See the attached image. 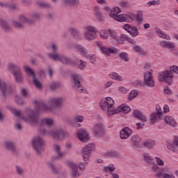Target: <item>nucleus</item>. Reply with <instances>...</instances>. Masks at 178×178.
Instances as JSON below:
<instances>
[{"label":"nucleus","instance_id":"f257e3e1","mask_svg":"<svg viewBox=\"0 0 178 178\" xmlns=\"http://www.w3.org/2000/svg\"><path fill=\"white\" fill-rule=\"evenodd\" d=\"M115 101L111 97H106L104 102L100 103V108L102 111H106L108 116H113L118 113H129L131 108L129 106L122 104L116 108L113 107Z\"/></svg>","mask_w":178,"mask_h":178},{"label":"nucleus","instance_id":"f03ea898","mask_svg":"<svg viewBox=\"0 0 178 178\" xmlns=\"http://www.w3.org/2000/svg\"><path fill=\"white\" fill-rule=\"evenodd\" d=\"M42 136H51L54 140H63L69 134L65 132L63 129L58 128L53 131L46 130L45 129H40Z\"/></svg>","mask_w":178,"mask_h":178},{"label":"nucleus","instance_id":"7ed1b4c3","mask_svg":"<svg viewBox=\"0 0 178 178\" xmlns=\"http://www.w3.org/2000/svg\"><path fill=\"white\" fill-rule=\"evenodd\" d=\"M25 115L26 117H22V120L29 124H38L40 122V115L38 113L35 112L30 108H26L25 110Z\"/></svg>","mask_w":178,"mask_h":178},{"label":"nucleus","instance_id":"20e7f679","mask_svg":"<svg viewBox=\"0 0 178 178\" xmlns=\"http://www.w3.org/2000/svg\"><path fill=\"white\" fill-rule=\"evenodd\" d=\"M1 97L5 99L8 95H12L16 92V88L12 84H8L0 79Z\"/></svg>","mask_w":178,"mask_h":178},{"label":"nucleus","instance_id":"39448f33","mask_svg":"<svg viewBox=\"0 0 178 178\" xmlns=\"http://www.w3.org/2000/svg\"><path fill=\"white\" fill-rule=\"evenodd\" d=\"M8 67L13 74L16 83H18L19 84L23 83V73L22 72L20 66L13 63H9L8 64Z\"/></svg>","mask_w":178,"mask_h":178},{"label":"nucleus","instance_id":"423d86ee","mask_svg":"<svg viewBox=\"0 0 178 178\" xmlns=\"http://www.w3.org/2000/svg\"><path fill=\"white\" fill-rule=\"evenodd\" d=\"M32 147L35 151L37 155L40 156L44 152V147L45 146V140L40 136H35L32 139Z\"/></svg>","mask_w":178,"mask_h":178},{"label":"nucleus","instance_id":"0eeeda50","mask_svg":"<svg viewBox=\"0 0 178 178\" xmlns=\"http://www.w3.org/2000/svg\"><path fill=\"white\" fill-rule=\"evenodd\" d=\"M173 77H175V74H173V72H171L170 70L161 72L159 74V81L161 83H163V81H165L169 86H172L173 83V81H172V79H173Z\"/></svg>","mask_w":178,"mask_h":178},{"label":"nucleus","instance_id":"6e6552de","mask_svg":"<svg viewBox=\"0 0 178 178\" xmlns=\"http://www.w3.org/2000/svg\"><path fill=\"white\" fill-rule=\"evenodd\" d=\"M85 30L84 35L88 41H94V40L97 38V33H98V31L95 26L89 25L86 26Z\"/></svg>","mask_w":178,"mask_h":178},{"label":"nucleus","instance_id":"1a4fd4ad","mask_svg":"<svg viewBox=\"0 0 178 178\" xmlns=\"http://www.w3.org/2000/svg\"><path fill=\"white\" fill-rule=\"evenodd\" d=\"M95 149V144L90 143L86 145L81 152V155L83 158V161L85 163H87L88 159L90 158V155H91V152Z\"/></svg>","mask_w":178,"mask_h":178},{"label":"nucleus","instance_id":"9d476101","mask_svg":"<svg viewBox=\"0 0 178 178\" xmlns=\"http://www.w3.org/2000/svg\"><path fill=\"white\" fill-rule=\"evenodd\" d=\"M113 19L116 22H126L127 23H133L136 19V15H113Z\"/></svg>","mask_w":178,"mask_h":178},{"label":"nucleus","instance_id":"9b49d317","mask_svg":"<svg viewBox=\"0 0 178 178\" xmlns=\"http://www.w3.org/2000/svg\"><path fill=\"white\" fill-rule=\"evenodd\" d=\"M24 69L26 73L29 74V76H32L33 77V86L38 89V90H41L42 88V84L41 82L35 77V74L33 72V70L31 68L27 67L26 65H24Z\"/></svg>","mask_w":178,"mask_h":178},{"label":"nucleus","instance_id":"f8f14e48","mask_svg":"<svg viewBox=\"0 0 178 178\" xmlns=\"http://www.w3.org/2000/svg\"><path fill=\"white\" fill-rule=\"evenodd\" d=\"M71 77L75 88H77V90L79 92H81V91L82 92H84L86 91V88L81 86V83L80 82V80H81V76L78 75L77 74H72Z\"/></svg>","mask_w":178,"mask_h":178},{"label":"nucleus","instance_id":"ddd939ff","mask_svg":"<svg viewBox=\"0 0 178 178\" xmlns=\"http://www.w3.org/2000/svg\"><path fill=\"white\" fill-rule=\"evenodd\" d=\"M134 118H136V119L141 120V122H143L144 123H145V122H147V116H145V115L143 114V113H141L138 110H136L134 112ZM144 123H141V122L136 123V126H137V127H136L137 130H138L140 129H143V127H144V126H145V124H144Z\"/></svg>","mask_w":178,"mask_h":178},{"label":"nucleus","instance_id":"4468645a","mask_svg":"<svg viewBox=\"0 0 178 178\" xmlns=\"http://www.w3.org/2000/svg\"><path fill=\"white\" fill-rule=\"evenodd\" d=\"M92 131L95 137H104L105 136V127H104V124L101 122L95 124Z\"/></svg>","mask_w":178,"mask_h":178},{"label":"nucleus","instance_id":"2eb2a0df","mask_svg":"<svg viewBox=\"0 0 178 178\" xmlns=\"http://www.w3.org/2000/svg\"><path fill=\"white\" fill-rule=\"evenodd\" d=\"M143 158L144 161L147 162V163L149 164L152 170H153L155 172H158V169H159V165L153 162L154 158L151 156V154H149V153H144Z\"/></svg>","mask_w":178,"mask_h":178},{"label":"nucleus","instance_id":"dca6fc26","mask_svg":"<svg viewBox=\"0 0 178 178\" xmlns=\"http://www.w3.org/2000/svg\"><path fill=\"white\" fill-rule=\"evenodd\" d=\"M48 104L51 108H60L63 105V97H51L49 99Z\"/></svg>","mask_w":178,"mask_h":178},{"label":"nucleus","instance_id":"f3484780","mask_svg":"<svg viewBox=\"0 0 178 178\" xmlns=\"http://www.w3.org/2000/svg\"><path fill=\"white\" fill-rule=\"evenodd\" d=\"M96 44L97 47H99L102 52H103V54L107 55L108 56H111V54H119L120 52L119 49H113L106 47V46H104V44L101 42H97Z\"/></svg>","mask_w":178,"mask_h":178},{"label":"nucleus","instance_id":"a211bd4d","mask_svg":"<svg viewBox=\"0 0 178 178\" xmlns=\"http://www.w3.org/2000/svg\"><path fill=\"white\" fill-rule=\"evenodd\" d=\"M4 147L8 151H10L13 155H17L19 154V150L16 149V145L12 141L7 140L4 142Z\"/></svg>","mask_w":178,"mask_h":178},{"label":"nucleus","instance_id":"6ab92c4d","mask_svg":"<svg viewBox=\"0 0 178 178\" xmlns=\"http://www.w3.org/2000/svg\"><path fill=\"white\" fill-rule=\"evenodd\" d=\"M144 81L145 83L149 87H154L155 81L152 79V72H145L144 74Z\"/></svg>","mask_w":178,"mask_h":178},{"label":"nucleus","instance_id":"aec40b11","mask_svg":"<svg viewBox=\"0 0 178 178\" xmlns=\"http://www.w3.org/2000/svg\"><path fill=\"white\" fill-rule=\"evenodd\" d=\"M123 29L128 31L131 37H137L138 35V29L136 26H131L129 24H125L123 26Z\"/></svg>","mask_w":178,"mask_h":178},{"label":"nucleus","instance_id":"412c9836","mask_svg":"<svg viewBox=\"0 0 178 178\" xmlns=\"http://www.w3.org/2000/svg\"><path fill=\"white\" fill-rule=\"evenodd\" d=\"M68 166L71 169V176L73 178L80 177V174L79 173V167L74 164V163L70 162L68 163Z\"/></svg>","mask_w":178,"mask_h":178},{"label":"nucleus","instance_id":"4be33fe9","mask_svg":"<svg viewBox=\"0 0 178 178\" xmlns=\"http://www.w3.org/2000/svg\"><path fill=\"white\" fill-rule=\"evenodd\" d=\"M168 173H170V168L168 166L163 168L159 167L157 172H156L155 177L156 178H163V176Z\"/></svg>","mask_w":178,"mask_h":178},{"label":"nucleus","instance_id":"5701e85b","mask_svg":"<svg viewBox=\"0 0 178 178\" xmlns=\"http://www.w3.org/2000/svg\"><path fill=\"white\" fill-rule=\"evenodd\" d=\"M131 134H133V131L129 127H124L120 133V138H122V140L129 138Z\"/></svg>","mask_w":178,"mask_h":178},{"label":"nucleus","instance_id":"b1692460","mask_svg":"<svg viewBox=\"0 0 178 178\" xmlns=\"http://www.w3.org/2000/svg\"><path fill=\"white\" fill-rule=\"evenodd\" d=\"M78 138L82 141V143H86L88 141V132L86 129H81L78 132Z\"/></svg>","mask_w":178,"mask_h":178},{"label":"nucleus","instance_id":"393cba45","mask_svg":"<svg viewBox=\"0 0 178 178\" xmlns=\"http://www.w3.org/2000/svg\"><path fill=\"white\" fill-rule=\"evenodd\" d=\"M18 21L20 22L22 24H34V20H32L31 18L26 17L24 14L18 15Z\"/></svg>","mask_w":178,"mask_h":178},{"label":"nucleus","instance_id":"a878e982","mask_svg":"<svg viewBox=\"0 0 178 178\" xmlns=\"http://www.w3.org/2000/svg\"><path fill=\"white\" fill-rule=\"evenodd\" d=\"M53 149L57 156L54 157V159H61V158L65 155L63 152H60V146L59 145H54Z\"/></svg>","mask_w":178,"mask_h":178},{"label":"nucleus","instance_id":"bb28decb","mask_svg":"<svg viewBox=\"0 0 178 178\" xmlns=\"http://www.w3.org/2000/svg\"><path fill=\"white\" fill-rule=\"evenodd\" d=\"M0 27L6 33H8V32L10 31V30H12V28L8 23V21H6V19H2V18H0Z\"/></svg>","mask_w":178,"mask_h":178},{"label":"nucleus","instance_id":"cd10ccee","mask_svg":"<svg viewBox=\"0 0 178 178\" xmlns=\"http://www.w3.org/2000/svg\"><path fill=\"white\" fill-rule=\"evenodd\" d=\"M160 45L162 48H168V49H173L175 48V43L166 40H161L160 42Z\"/></svg>","mask_w":178,"mask_h":178},{"label":"nucleus","instance_id":"c85d7f7f","mask_svg":"<svg viewBox=\"0 0 178 178\" xmlns=\"http://www.w3.org/2000/svg\"><path fill=\"white\" fill-rule=\"evenodd\" d=\"M59 62H61L63 65H73V60H72V58L63 54H61V56H60Z\"/></svg>","mask_w":178,"mask_h":178},{"label":"nucleus","instance_id":"c756f323","mask_svg":"<svg viewBox=\"0 0 178 178\" xmlns=\"http://www.w3.org/2000/svg\"><path fill=\"white\" fill-rule=\"evenodd\" d=\"M134 51L140 54L141 56H147V55H148V51H144V49H143V48L140 45H135L134 47Z\"/></svg>","mask_w":178,"mask_h":178},{"label":"nucleus","instance_id":"7c9ffc66","mask_svg":"<svg viewBox=\"0 0 178 178\" xmlns=\"http://www.w3.org/2000/svg\"><path fill=\"white\" fill-rule=\"evenodd\" d=\"M10 24L11 26H13V27H15L18 30H22V29H24V26L23 25V24L15 19H11Z\"/></svg>","mask_w":178,"mask_h":178},{"label":"nucleus","instance_id":"2f4dec72","mask_svg":"<svg viewBox=\"0 0 178 178\" xmlns=\"http://www.w3.org/2000/svg\"><path fill=\"white\" fill-rule=\"evenodd\" d=\"M70 31L72 37L73 38H75V40H79V38H81V34L80 33V31H77L76 29L70 28Z\"/></svg>","mask_w":178,"mask_h":178},{"label":"nucleus","instance_id":"473e14b6","mask_svg":"<svg viewBox=\"0 0 178 178\" xmlns=\"http://www.w3.org/2000/svg\"><path fill=\"white\" fill-rule=\"evenodd\" d=\"M95 15L99 22H104V16L99 7H95Z\"/></svg>","mask_w":178,"mask_h":178},{"label":"nucleus","instance_id":"72a5a7b5","mask_svg":"<svg viewBox=\"0 0 178 178\" xmlns=\"http://www.w3.org/2000/svg\"><path fill=\"white\" fill-rule=\"evenodd\" d=\"M47 165L53 175H59L60 173V170L56 168L52 162H48Z\"/></svg>","mask_w":178,"mask_h":178},{"label":"nucleus","instance_id":"f704fd0d","mask_svg":"<svg viewBox=\"0 0 178 178\" xmlns=\"http://www.w3.org/2000/svg\"><path fill=\"white\" fill-rule=\"evenodd\" d=\"M156 33H157L158 37H159L160 38H163L167 40H170V36L165 33L163 31H161V29H156Z\"/></svg>","mask_w":178,"mask_h":178},{"label":"nucleus","instance_id":"c9c22d12","mask_svg":"<svg viewBox=\"0 0 178 178\" xmlns=\"http://www.w3.org/2000/svg\"><path fill=\"white\" fill-rule=\"evenodd\" d=\"M164 121L165 123H167V124H169L170 126H176V121L174 120L173 117L166 116L164 118Z\"/></svg>","mask_w":178,"mask_h":178},{"label":"nucleus","instance_id":"e433bc0d","mask_svg":"<svg viewBox=\"0 0 178 178\" xmlns=\"http://www.w3.org/2000/svg\"><path fill=\"white\" fill-rule=\"evenodd\" d=\"M75 49H76V51L82 54V55H87V49L86 48H84V47L80 45V44H76L74 46Z\"/></svg>","mask_w":178,"mask_h":178},{"label":"nucleus","instance_id":"4c0bfd02","mask_svg":"<svg viewBox=\"0 0 178 178\" xmlns=\"http://www.w3.org/2000/svg\"><path fill=\"white\" fill-rule=\"evenodd\" d=\"M40 125L43 126V124H46V126H48L49 127L50 126H52L54 124V120H52L51 118H44L42 119L40 121Z\"/></svg>","mask_w":178,"mask_h":178},{"label":"nucleus","instance_id":"58836bf2","mask_svg":"<svg viewBox=\"0 0 178 178\" xmlns=\"http://www.w3.org/2000/svg\"><path fill=\"white\" fill-rule=\"evenodd\" d=\"M109 76L111 77V79H113V80H117V81H123V78L122 77V76L119 75L116 72H111L109 74Z\"/></svg>","mask_w":178,"mask_h":178},{"label":"nucleus","instance_id":"ea45409f","mask_svg":"<svg viewBox=\"0 0 178 178\" xmlns=\"http://www.w3.org/2000/svg\"><path fill=\"white\" fill-rule=\"evenodd\" d=\"M61 54H54V53H49L48 54V56L49 59L51 60H55L56 62H58V60H60Z\"/></svg>","mask_w":178,"mask_h":178},{"label":"nucleus","instance_id":"a19ab883","mask_svg":"<svg viewBox=\"0 0 178 178\" xmlns=\"http://www.w3.org/2000/svg\"><path fill=\"white\" fill-rule=\"evenodd\" d=\"M79 0H63L64 5H70V6H76L79 5Z\"/></svg>","mask_w":178,"mask_h":178},{"label":"nucleus","instance_id":"79ce46f5","mask_svg":"<svg viewBox=\"0 0 178 178\" xmlns=\"http://www.w3.org/2000/svg\"><path fill=\"white\" fill-rule=\"evenodd\" d=\"M15 173L17 176H24V168L20 165H15Z\"/></svg>","mask_w":178,"mask_h":178},{"label":"nucleus","instance_id":"37998d69","mask_svg":"<svg viewBox=\"0 0 178 178\" xmlns=\"http://www.w3.org/2000/svg\"><path fill=\"white\" fill-rule=\"evenodd\" d=\"M37 106H38V111H49V109H51V108H49L48 106H47L44 103H38Z\"/></svg>","mask_w":178,"mask_h":178},{"label":"nucleus","instance_id":"c03bdc74","mask_svg":"<svg viewBox=\"0 0 178 178\" xmlns=\"http://www.w3.org/2000/svg\"><path fill=\"white\" fill-rule=\"evenodd\" d=\"M122 12V10H120V8L119 7H114L113 10H111V13L109 14L111 17H113V16H117Z\"/></svg>","mask_w":178,"mask_h":178},{"label":"nucleus","instance_id":"a18cd8bd","mask_svg":"<svg viewBox=\"0 0 178 178\" xmlns=\"http://www.w3.org/2000/svg\"><path fill=\"white\" fill-rule=\"evenodd\" d=\"M155 145H156L155 141H152V140L145 141L143 143L144 147H146V148H148L149 149L154 148V147H155Z\"/></svg>","mask_w":178,"mask_h":178},{"label":"nucleus","instance_id":"49530a36","mask_svg":"<svg viewBox=\"0 0 178 178\" xmlns=\"http://www.w3.org/2000/svg\"><path fill=\"white\" fill-rule=\"evenodd\" d=\"M8 9H9L10 10H11L12 12H15V10H17V7L16 6V4L13 3H6V7Z\"/></svg>","mask_w":178,"mask_h":178},{"label":"nucleus","instance_id":"de8ad7c7","mask_svg":"<svg viewBox=\"0 0 178 178\" xmlns=\"http://www.w3.org/2000/svg\"><path fill=\"white\" fill-rule=\"evenodd\" d=\"M143 15H144V13L142 10L138 11L137 22H138V23H139V24H141L143 23V22L144 21L143 17Z\"/></svg>","mask_w":178,"mask_h":178},{"label":"nucleus","instance_id":"09e8293b","mask_svg":"<svg viewBox=\"0 0 178 178\" xmlns=\"http://www.w3.org/2000/svg\"><path fill=\"white\" fill-rule=\"evenodd\" d=\"M138 95V92L137 90H132L128 96V101H131L134 98H136Z\"/></svg>","mask_w":178,"mask_h":178},{"label":"nucleus","instance_id":"8fccbe9b","mask_svg":"<svg viewBox=\"0 0 178 178\" xmlns=\"http://www.w3.org/2000/svg\"><path fill=\"white\" fill-rule=\"evenodd\" d=\"M31 19L33 20L34 23H35V22H38V20H40V19H41V15L38 13H33L31 14Z\"/></svg>","mask_w":178,"mask_h":178},{"label":"nucleus","instance_id":"3c124183","mask_svg":"<svg viewBox=\"0 0 178 178\" xmlns=\"http://www.w3.org/2000/svg\"><path fill=\"white\" fill-rule=\"evenodd\" d=\"M119 58H120V59L124 60L125 62H129V60L128 54L126 52L120 53Z\"/></svg>","mask_w":178,"mask_h":178},{"label":"nucleus","instance_id":"603ef678","mask_svg":"<svg viewBox=\"0 0 178 178\" xmlns=\"http://www.w3.org/2000/svg\"><path fill=\"white\" fill-rule=\"evenodd\" d=\"M87 59L90 60V63H95L97 62V56L95 54H89L86 56Z\"/></svg>","mask_w":178,"mask_h":178},{"label":"nucleus","instance_id":"864d4df0","mask_svg":"<svg viewBox=\"0 0 178 178\" xmlns=\"http://www.w3.org/2000/svg\"><path fill=\"white\" fill-rule=\"evenodd\" d=\"M100 37L103 38V40H106L108 37H109V33L106 30H102L100 31Z\"/></svg>","mask_w":178,"mask_h":178},{"label":"nucleus","instance_id":"5fc2aeb1","mask_svg":"<svg viewBox=\"0 0 178 178\" xmlns=\"http://www.w3.org/2000/svg\"><path fill=\"white\" fill-rule=\"evenodd\" d=\"M124 36L126 35H121L120 36H117V39H115V42L117 44H123L124 42Z\"/></svg>","mask_w":178,"mask_h":178},{"label":"nucleus","instance_id":"6e6d98bb","mask_svg":"<svg viewBox=\"0 0 178 178\" xmlns=\"http://www.w3.org/2000/svg\"><path fill=\"white\" fill-rule=\"evenodd\" d=\"M87 65V63L83 60H79V63L78 64L79 69L81 70H84L86 69V66Z\"/></svg>","mask_w":178,"mask_h":178},{"label":"nucleus","instance_id":"4d7b16f0","mask_svg":"<svg viewBox=\"0 0 178 178\" xmlns=\"http://www.w3.org/2000/svg\"><path fill=\"white\" fill-rule=\"evenodd\" d=\"M39 8H44V9H49L51 8V5L48 3H42V2H39L38 3Z\"/></svg>","mask_w":178,"mask_h":178},{"label":"nucleus","instance_id":"13d9d810","mask_svg":"<svg viewBox=\"0 0 178 178\" xmlns=\"http://www.w3.org/2000/svg\"><path fill=\"white\" fill-rule=\"evenodd\" d=\"M49 87L51 88V90H52L53 91L54 90H58V88L60 87V84L58 82H54V83H52L49 85Z\"/></svg>","mask_w":178,"mask_h":178},{"label":"nucleus","instance_id":"bf43d9fd","mask_svg":"<svg viewBox=\"0 0 178 178\" xmlns=\"http://www.w3.org/2000/svg\"><path fill=\"white\" fill-rule=\"evenodd\" d=\"M156 116H158V114L155 113L151 114L150 123L152 124H155V123H156Z\"/></svg>","mask_w":178,"mask_h":178},{"label":"nucleus","instance_id":"052dcab7","mask_svg":"<svg viewBox=\"0 0 178 178\" xmlns=\"http://www.w3.org/2000/svg\"><path fill=\"white\" fill-rule=\"evenodd\" d=\"M131 143H140V141H141V138L138 135H134L131 138Z\"/></svg>","mask_w":178,"mask_h":178},{"label":"nucleus","instance_id":"680f3d73","mask_svg":"<svg viewBox=\"0 0 178 178\" xmlns=\"http://www.w3.org/2000/svg\"><path fill=\"white\" fill-rule=\"evenodd\" d=\"M110 37L111 38V40H113V41H115V40H117L118 38V35L116 34V33H115L112 30H109L108 31Z\"/></svg>","mask_w":178,"mask_h":178},{"label":"nucleus","instance_id":"e2e57ef3","mask_svg":"<svg viewBox=\"0 0 178 178\" xmlns=\"http://www.w3.org/2000/svg\"><path fill=\"white\" fill-rule=\"evenodd\" d=\"M74 120L76 122H79L81 123V122H83V120H84V116H83V115H75L74 117Z\"/></svg>","mask_w":178,"mask_h":178},{"label":"nucleus","instance_id":"0e129e2a","mask_svg":"<svg viewBox=\"0 0 178 178\" xmlns=\"http://www.w3.org/2000/svg\"><path fill=\"white\" fill-rule=\"evenodd\" d=\"M13 115H15V116H17V118H23V115H22V112H20V111L17 110V109H13Z\"/></svg>","mask_w":178,"mask_h":178},{"label":"nucleus","instance_id":"69168bd1","mask_svg":"<svg viewBox=\"0 0 178 178\" xmlns=\"http://www.w3.org/2000/svg\"><path fill=\"white\" fill-rule=\"evenodd\" d=\"M170 72L171 73H177L178 74V67L177 65H172L170 67Z\"/></svg>","mask_w":178,"mask_h":178},{"label":"nucleus","instance_id":"338daca9","mask_svg":"<svg viewBox=\"0 0 178 178\" xmlns=\"http://www.w3.org/2000/svg\"><path fill=\"white\" fill-rule=\"evenodd\" d=\"M15 102L16 104H17L18 105H23V104H24V102H23V99H22L21 98H19V96L17 95H15Z\"/></svg>","mask_w":178,"mask_h":178},{"label":"nucleus","instance_id":"774afa93","mask_svg":"<svg viewBox=\"0 0 178 178\" xmlns=\"http://www.w3.org/2000/svg\"><path fill=\"white\" fill-rule=\"evenodd\" d=\"M0 122H5V113H3V108L0 107Z\"/></svg>","mask_w":178,"mask_h":178}]
</instances>
